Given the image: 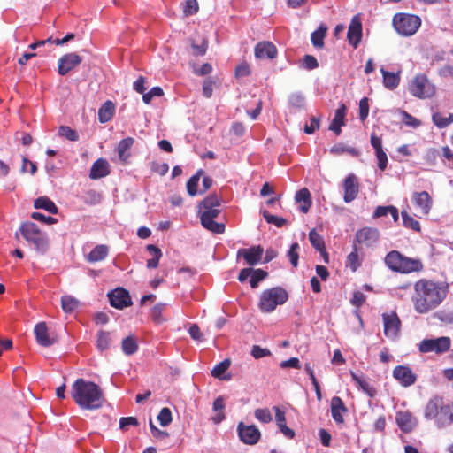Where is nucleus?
<instances>
[{"label": "nucleus", "instance_id": "f257e3e1", "mask_svg": "<svg viewBox=\"0 0 453 453\" xmlns=\"http://www.w3.org/2000/svg\"><path fill=\"white\" fill-rule=\"evenodd\" d=\"M414 291L413 308L418 313L424 314L443 302L448 294V286L441 282L420 279L415 282Z\"/></svg>", "mask_w": 453, "mask_h": 453}, {"label": "nucleus", "instance_id": "f03ea898", "mask_svg": "<svg viewBox=\"0 0 453 453\" xmlns=\"http://www.w3.org/2000/svg\"><path fill=\"white\" fill-rule=\"evenodd\" d=\"M71 395L75 403L83 410H97L104 403V393L100 387L88 380L79 378L71 388Z\"/></svg>", "mask_w": 453, "mask_h": 453}, {"label": "nucleus", "instance_id": "7ed1b4c3", "mask_svg": "<svg viewBox=\"0 0 453 453\" xmlns=\"http://www.w3.org/2000/svg\"><path fill=\"white\" fill-rule=\"evenodd\" d=\"M220 205V199L216 194H211L199 203V214L202 226L214 233L223 234L225 232V224L214 221L220 211L217 208Z\"/></svg>", "mask_w": 453, "mask_h": 453}, {"label": "nucleus", "instance_id": "20e7f679", "mask_svg": "<svg viewBox=\"0 0 453 453\" xmlns=\"http://www.w3.org/2000/svg\"><path fill=\"white\" fill-rule=\"evenodd\" d=\"M384 263L392 272L403 274L419 273L424 270L421 259L405 257L398 250L389 251L384 257Z\"/></svg>", "mask_w": 453, "mask_h": 453}, {"label": "nucleus", "instance_id": "39448f33", "mask_svg": "<svg viewBox=\"0 0 453 453\" xmlns=\"http://www.w3.org/2000/svg\"><path fill=\"white\" fill-rule=\"evenodd\" d=\"M19 230L24 239L33 244L38 253L44 254L48 250V236L39 229L35 223L30 221L24 222L21 224Z\"/></svg>", "mask_w": 453, "mask_h": 453}, {"label": "nucleus", "instance_id": "423d86ee", "mask_svg": "<svg viewBox=\"0 0 453 453\" xmlns=\"http://www.w3.org/2000/svg\"><path fill=\"white\" fill-rule=\"evenodd\" d=\"M408 91L418 99H430L434 96L436 87L426 74L418 73L409 81Z\"/></svg>", "mask_w": 453, "mask_h": 453}, {"label": "nucleus", "instance_id": "0eeeda50", "mask_svg": "<svg viewBox=\"0 0 453 453\" xmlns=\"http://www.w3.org/2000/svg\"><path fill=\"white\" fill-rule=\"evenodd\" d=\"M288 299V294L283 288L274 287L262 292L258 307L263 312H272L278 305L285 303Z\"/></svg>", "mask_w": 453, "mask_h": 453}, {"label": "nucleus", "instance_id": "6e6552de", "mask_svg": "<svg viewBox=\"0 0 453 453\" xmlns=\"http://www.w3.org/2000/svg\"><path fill=\"white\" fill-rule=\"evenodd\" d=\"M393 25L395 30L402 35L411 36L414 35L421 25L418 16L407 13H397L393 18Z\"/></svg>", "mask_w": 453, "mask_h": 453}, {"label": "nucleus", "instance_id": "1a4fd4ad", "mask_svg": "<svg viewBox=\"0 0 453 453\" xmlns=\"http://www.w3.org/2000/svg\"><path fill=\"white\" fill-rule=\"evenodd\" d=\"M451 340L448 336H441L435 339H424L418 344V350L421 353L434 352L442 354L449 350Z\"/></svg>", "mask_w": 453, "mask_h": 453}, {"label": "nucleus", "instance_id": "9d476101", "mask_svg": "<svg viewBox=\"0 0 453 453\" xmlns=\"http://www.w3.org/2000/svg\"><path fill=\"white\" fill-rule=\"evenodd\" d=\"M380 235V231L376 227L365 226L356 232L353 244L360 249L361 246L372 248L379 241Z\"/></svg>", "mask_w": 453, "mask_h": 453}, {"label": "nucleus", "instance_id": "9b49d317", "mask_svg": "<svg viewBox=\"0 0 453 453\" xmlns=\"http://www.w3.org/2000/svg\"><path fill=\"white\" fill-rule=\"evenodd\" d=\"M237 430L240 440L245 444L254 445L260 440L261 433L254 425L246 426L240 422Z\"/></svg>", "mask_w": 453, "mask_h": 453}, {"label": "nucleus", "instance_id": "f8f14e48", "mask_svg": "<svg viewBox=\"0 0 453 453\" xmlns=\"http://www.w3.org/2000/svg\"><path fill=\"white\" fill-rule=\"evenodd\" d=\"M384 334L388 338H395L401 327V320L395 311L382 314Z\"/></svg>", "mask_w": 453, "mask_h": 453}, {"label": "nucleus", "instance_id": "ddd939ff", "mask_svg": "<svg viewBox=\"0 0 453 453\" xmlns=\"http://www.w3.org/2000/svg\"><path fill=\"white\" fill-rule=\"evenodd\" d=\"M112 307L122 310L132 304L129 292L123 288H117L108 294Z\"/></svg>", "mask_w": 453, "mask_h": 453}, {"label": "nucleus", "instance_id": "4468645a", "mask_svg": "<svg viewBox=\"0 0 453 453\" xmlns=\"http://www.w3.org/2000/svg\"><path fill=\"white\" fill-rule=\"evenodd\" d=\"M343 200L349 203L354 201L359 193V180L354 173H349L343 180Z\"/></svg>", "mask_w": 453, "mask_h": 453}, {"label": "nucleus", "instance_id": "2eb2a0df", "mask_svg": "<svg viewBox=\"0 0 453 453\" xmlns=\"http://www.w3.org/2000/svg\"><path fill=\"white\" fill-rule=\"evenodd\" d=\"M81 61L82 58L75 52L65 54L58 59V72L64 76L77 67Z\"/></svg>", "mask_w": 453, "mask_h": 453}, {"label": "nucleus", "instance_id": "dca6fc26", "mask_svg": "<svg viewBox=\"0 0 453 453\" xmlns=\"http://www.w3.org/2000/svg\"><path fill=\"white\" fill-rule=\"evenodd\" d=\"M393 377L403 386L410 387L417 380V375L409 366L397 365L393 370Z\"/></svg>", "mask_w": 453, "mask_h": 453}, {"label": "nucleus", "instance_id": "f3484780", "mask_svg": "<svg viewBox=\"0 0 453 453\" xmlns=\"http://www.w3.org/2000/svg\"><path fill=\"white\" fill-rule=\"evenodd\" d=\"M395 421L403 433H411L418 424L417 418L409 411H399L396 412Z\"/></svg>", "mask_w": 453, "mask_h": 453}, {"label": "nucleus", "instance_id": "a211bd4d", "mask_svg": "<svg viewBox=\"0 0 453 453\" xmlns=\"http://www.w3.org/2000/svg\"><path fill=\"white\" fill-rule=\"evenodd\" d=\"M347 39L354 49H357L362 39V23L357 16L353 17L347 32Z\"/></svg>", "mask_w": 453, "mask_h": 453}, {"label": "nucleus", "instance_id": "6ab92c4d", "mask_svg": "<svg viewBox=\"0 0 453 453\" xmlns=\"http://www.w3.org/2000/svg\"><path fill=\"white\" fill-rule=\"evenodd\" d=\"M264 254V249L260 246H252L249 249H240L237 257H242L246 263L252 266L258 264Z\"/></svg>", "mask_w": 453, "mask_h": 453}, {"label": "nucleus", "instance_id": "aec40b11", "mask_svg": "<svg viewBox=\"0 0 453 453\" xmlns=\"http://www.w3.org/2000/svg\"><path fill=\"white\" fill-rule=\"evenodd\" d=\"M36 342L42 347H50L53 345L57 339L51 337L48 332V327L45 322H40L35 325L34 328Z\"/></svg>", "mask_w": 453, "mask_h": 453}, {"label": "nucleus", "instance_id": "412c9836", "mask_svg": "<svg viewBox=\"0 0 453 453\" xmlns=\"http://www.w3.org/2000/svg\"><path fill=\"white\" fill-rule=\"evenodd\" d=\"M332 418L337 425L344 424L343 414L348 412L343 401L339 396H334L330 403Z\"/></svg>", "mask_w": 453, "mask_h": 453}, {"label": "nucleus", "instance_id": "4be33fe9", "mask_svg": "<svg viewBox=\"0 0 453 453\" xmlns=\"http://www.w3.org/2000/svg\"><path fill=\"white\" fill-rule=\"evenodd\" d=\"M443 398L439 395H435L431 398L426 405L424 416L426 419L438 418L440 411L442 408Z\"/></svg>", "mask_w": 453, "mask_h": 453}, {"label": "nucleus", "instance_id": "5701e85b", "mask_svg": "<svg viewBox=\"0 0 453 453\" xmlns=\"http://www.w3.org/2000/svg\"><path fill=\"white\" fill-rule=\"evenodd\" d=\"M255 56L257 58H269L273 59L277 55L276 47L270 42H258L255 47Z\"/></svg>", "mask_w": 453, "mask_h": 453}, {"label": "nucleus", "instance_id": "b1692460", "mask_svg": "<svg viewBox=\"0 0 453 453\" xmlns=\"http://www.w3.org/2000/svg\"><path fill=\"white\" fill-rule=\"evenodd\" d=\"M110 174V166L106 159L99 158L92 165L89 178L96 180Z\"/></svg>", "mask_w": 453, "mask_h": 453}, {"label": "nucleus", "instance_id": "393cba45", "mask_svg": "<svg viewBox=\"0 0 453 453\" xmlns=\"http://www.w3.org/2000/svg\"><path fill=\"white\" fill-rule=\"evenodd\" d=\"M134 143V139L132 137L124 138L119 142L117 146V152L119 160H121L123 163H127L131 157L129 150H131Z\"/></svg>", "mask_w": 453, "mask_h": 453}, {"label": "nucleus", "instance_id": "a878e982", "mask_svg": "<svg viewBox=\"0 0 453 453\" xmlns=\"http://www.w3.org/2000/svg\"><path fill=\"white\" fill-rule=\"evenodd\" d=\"M415 204L420 208L421 212L427 214L432 207V199L428 192H417L413 195Z\"/></svg>", "mask_w": 453, "mask_h": 453}, {"label": "nucleus", "instance_id": "bb28decb", "mask_svg": "<svg viewBox=\"0 0 453 453\" xmlns=\"http://www.w3.org/2000/svg\"><path fill=\"white\" fill-rule=\"evenodd\" d=\"M273 410L275 411V419L278 426L280 427L281 433L288 437V439H293L296 435L293 429L289 428L286 425V417L285 412L282 411L279 407L274 406Z\"/></svg>", "mask_w": 453, "mask_h": 453}, {"label": "nucleus", "instance_id": "cd10ccee", "mask_svg": "<svg viewBox=\"0 0 453 453\" xmlns=\"http://www.w3.org/2000/svg\"><path fill=\"white\" fill-rule=\"evenodd\" d=\"M295 200L301 203L300 211L303 213H307L312 204L311 193L306 188H303L296 193Z\"/></svg>", "mask_w": 453, "mask_h": 453}, {"label": "nucleus", "instance_id": "c85d7f7f", "mask_svg": "<svg viewBox=\"0 0 453 453\" xmlns=\"http://www.w3.org/2000/svg\"><path fill=\"white\" fill-rule=\"evenodd\" d=\"M109 253V248L104 244L96 245L86 257L89 263H96L104 260Z\"/></svg>", "mask_w": 453, "mask_h": 453}, {"label": "nucleus", "instance_id": "c756f323", "mask_svg": "<svg viewBox=\"0 0 453 453\" xmlns=\"http://www.w3.org/2000/svg\"><path fill=\"white\" fill-rule=\"evenodd\" d=\"M115 112V104L107 100L98 110V120L100 123L109 122Z\"/></svg>", "mask_w": 453, "mask_h": 453}, {"label": "nucleus", "instance_id": "7c9ffc66", "mask_svg": "<svg viewBox=\"0 0 453 453\" xmlns=\"http://www.w3.org/2000/svg\"><path fill=\"white\" fill-rule=\"evenodd\" d=\"M453 422V404L443 402L442 408L440 411L437 423L439 426L449 425Z\"/></svg>", "mask_w": 453, "mask_h": 453}, {"label": "nucleus", "instance_id": "2f4dec72", "mask_svg": "<svg viewBox=\"0 0 453 453\" xmlns=\"http://www.w3.org/2000/svg\"><path fill=\"white\" fill-rule=\"evenodd\" d=\"M35 209H43L51 214H57L58 211L56 204L47 196H40L34 202Z\"/></svg>", "mask_w": 453, "mask_h": 453}, {"label": "nucleus", "instance_id": "473e14b6", "mask_svg": "<svg viewBox=\"0 0 453 453\" xmlns=\"http://www.w3.org/2000/svg\"><path fill=\"white\" fill-rule=\"evenodd\" d=\"M380 72L383 76V84L387 88L393 90L398 87L400 83L399 73L388 72L384 68H380Z\"/></svg>", "mask_w": 453, "mask_h": 453}, {"label": "nucleus", "instance_id": "72a5a7b5", "mask_svg": "<svg viewBox=\"0 0 453 453\" xmlns=\"http://www.w3.org/2000/svg\"><path fill=\"white\" fill-rule=\"evenodd\" d=\"M359 250V247L353 244V250L346 258V265L349 267L352 272H356L361 266V261L358 256Z\"/></svg>", "mask_w": 453, "mask_h": 453}, {"label": "nucleus", "instance_id": "f704fd0d", "mask_svg": "<svg viewBox=\"0 0 453 453\" xmlns=\"http://www.w3.org/2000/svg\"><path fill=\"white\" fill-rule=\"evenodd\" d=\"M225 409V400L222 396L217 397L213 402V411L217 414L211 418L214 424H219L225 419V414L223 412Z\"/></svg>", "mask_w": 453, "mask_h": 453}, {"label": "nucleus", "instance_id": "c9c22d12", "mask_svg": "<svg viewBox=\"0 0 453 453\" xmlns=\"http://www.w3.org/2000/svg\"><path fill=\"white\" fill-rule=\"evenodd\" d=\"M326 27L321 25L312 32L311 35V40L315 48L321 49L324 47V39L326 35Z\"/></svg>", "mask_w": 453, "mask_h": 453}, {"label": "nucleus", "instance_id": "e433bc0d", "mask_svg": "<svg viewBox=\"0 0 453 453\" xmlns=\"http://www.w3.org/2000/svg\"><path fill=\"white\" fill-rule=\"evenodd\" d=\"M121 348L122 351L127 356L134 354L138 350V344L135 337L134 335H129L124 338L121 342Z\"/></svg>", "mask_w": 453, "mask_h": 453}, {"label": "nucleus", "instance_id": "4c0bfd02", "mask_svg": "<svg viewBox=\"0 0 453 453\" xmlns=\"http://www.w3.org/2000/svg\"><path fill=\"white\" fill-rule=\"evenodd\" d=\"M350 375L352 380L365 393L370 396L374 395L375 389L365 380L363 379L362 375H358L354 372H350Z\"/></svg>", "mask_w": 453, "mask_h": 453}, {"label": "nucleus", "instance_id": "58836bf2", "mask_svg": "<svg viewBox=\"0 0 453 453\" xmlns=\"http://www.w3.org/2000/svg\"><path fill=\"white\" fill-rule=\"evenodd\" d=\"M203 170L200 169L194 174L187 182V191L190 196H195L197 194V186L201 178V175L203 173Z\"/></svg>", "mask_w": 453, "mask_h": 453}, {"label": "nucleus", "instance_id": "ea45409f", "mask_svg": "<svg viewBox=\"0 0 453 453\" xmlns=\"http://www.w3.org/2000/svg\"><path fill=\"white\" fill-rule=\"evenodd\" d=\"M432 120L438 128H445L453 122V113L444 117L440 112H434L432 115Z\"/></svg>", "mask_w": 453, "mask_h": 453}, {"label": "nucleus", "instance_id": "a19ab883", "mask_svg": "<svg viewBox=\"0 0 453 453\" xmlns=\"http://www.w3.org/2000/svg\"><path fill=\"white\" fill-rule=\"evenodd\" d=\"M81 200L88 205H96L99 203L102 200V196L99 193H97L96 190L89 189L86 191L82 196Z\"/></svg>", "mask_w": 453, "mask_h": 453}, {"label": "nucleus", "instance_id": "79ce46f5", "mask_svg": "<svg viewBox=\"0 0 453 453\" xmlns=\"http://www.w3.org/2000/svg\"><path fill=\"white\" fill-rule=\"evenodd\" d=\"M268 276V273L263 269H252L250 284L252 288H256L259 282Z\"/></svg>", "mask_w": 453, "mask_h": 453}, {"label": "nucleus", "instance_id": "37998d69", "mask_svg": "<svg viewBox=\"0 0 453 453\" xmlns=\"http://www.w3.org/2000/svg\"><path fill=\"white\" fill-rule=\"evenodd\" d=\"M111 342L110 333L105 331H99L97 334L96 346L99 350L104 351L109 349Z\"/></svg>", "mask_w": 453, "mask_h": 453}, {"label": "nucleus", "instance_id": "c03bdc74", "mask_svg": "<svg viewBox=\"0 0 453 453\" xmlns=\"http://www.w3.org/2000/svg\"><path fill=\"white\" fill-rule=\"evenodd\" d=\"M79 302L71 296H64L61 298L62 309L65 312L70 313L78 307Z\"/></svg>", "mask_w": 453, "mask_h": 453}, {"label": "nucleus", "instance_id": "a18cd8bd", "mask_svg": "<svg viewBox=\"0 0 453 453\" xmlns=\"http://www.w3.org/2000/svg\"><path fill=\"white\" fill-rule=\"evenodd\" d=\"M230 360L224 359L220 363L217 364L214 368L211 370V375L217 379H223V374L226 372V370L230 366Z\"/></svg>", "mask_w": 453, "mask_h": 453}, {"label": "nucleus", "instance_id": "49530a36", "mask_svg": "<svg viewBox=\"0 0 453 453\" xmlns=\"http://www.w3.org/2000/svg\"><path fill=\"white\" fill-rule=\"evenodd\" d=\"M401 215H402L403 226L405 227L411 228L417 232L420 231L419 222L418 220L414 219L411 216H410L407 211H403Z\"/></svg>", "mask_w": 453, "mask_h": 453}, {"label": "nucleus", "instance_id": "de8ad7c7", "mask_svg": "<svg viewBox=\"0 0 453 453\" xmlns=\"http://www.w3.org/2000/svg\"><path fill=\"white\" fill-rule=\"evenodd\" d=\"M309 241L312 247L317 250H323V248H325V242L323 237L319 234L315 229L310 231Z\"/></svg>", "mask_w": 453, "mask_h": 453}, {"label": "nucleus", "instance_id": "09e8293b", "mask_svg": "<svg viewBox=\"0 0 453 453\" xmlns=\"http://www.w3.org/2000/svg\"><path fill=\"white\" fill-rule=\"evenodd\" d=\"M291 107L301 110L305 106V97L301 93H293L288 97Z\"/></svg>", "mask_w": 453, "mask_h": 453}, {"label": "nucleus", "instance_id": "8fccbe9b", "mask_svg": "<svg viewBox=\"0 0 453 453\" xmlns=\"http://www.w3.org/2000/svg\"><path fill=\"white\" fill-rule=\"evenodd\" d=\"M347 108L345 104H341V106L335 111L334 117L330 123L333 126H344L345 125V115H346Z\"/></svg>", "mask_w": 453, "mask_h": 453}, {"label": "nucleus", "instance_id": "3c124183", "mask_svg": "<svg viewBox=\"0 0 453 453\" xmlns=\"http://www.w3.org/2000/svg\"><path fill=\"white\" fill-rule=\"evenodd\" d=\"M58 134L72 142H76L79 140L78 133L67 126H61L58 129Z\"/></svg>", "mask_w": 453, "mask_h": 453}, {"label": "nucleus", "instance_id": "603ef678", "mask_svg": "<svg viewBox=\"0 0 453 453\" xmlns=\"http://www.w3.org/2000/svg\"><path fill=\"white\" fill-rule=\"evenodd\" d=\"M262 213H263V217L265 218V219L266 220L267 223L273 224L278 227H281L287 223V220L285 219L273 215L265 210L263 211Z\"/></svg>", "mask_w": 453, "mask_h": 453}, {"label": "nucleus", "instance_id": "864d4df0", "mask_svg": "<svg viewBox=\"0 0 453 453\" xmlns=\"http://www.w3.org/2000/svg\"><path fill=\"white\" fill-rule=\"evenodd\" d=\"M157 420L162 426H167L173 420L172 411L169 408H162L157 415Z\"/></svg>", "mask_w": 453, "mask_h": 453}, {"label": "nucleus", "instance_id": "5fc2aeb1", "mask_svg": "<svg viewBox=\"0 0 453 453\" xmlns=\"http://www.w3.org/2000/svg\"><path fill=\"white\" fill-rule=\"evenodd\" d=\"M199 10L197 0H187L183 6V14L185 16H191L196 14Z\"/></svg>", "mask_w": 453, "mask_h": 453}, {"label": "nucleus", "instance_id": "6e6d98bb", "mask_svg": "<svg viewBox=\"0 0 453 453\" xmlns=\"http://www.w3.org/2000/svg\"><path fill=\"white\" fill-rule=\"evenodd\" d=\"M254 415L257 419L263 423H270L273 420L272 414L267 408L255 410Z\"/></svg>", "mask_w": 453, "mask_h": 453}, {"label": "nucleus", "instance_id": "4d7b16f0", "mask_svg": "<svg viewBox=\"0 0 453 453\" xmlns=\"http://www.w3.org/2000/svg\"><path fill=\"white\" fill-rule=\"evenodd\" d=\"M298 250H299V244L297 242H294V243H292L289 250L288 251V257L289 258V261L294 267H297V265H298V259H299Z\"/></svg>", "mask_w": 453, "mask_h": 453}, {"label": "nucleus", "instance_id": "13d9d810", "mask_svg": "<svg viewBox=\"0 0 453 453\" xmlns=\"http://www.w3.org/2000/svg\"><path fill=\"white\" fill-rule=\"evenodd\" d=\"M164 95V91L160 87H153L149 92L144 93L142 95V101L149 104L152 98L155 96H162Z\"/></svg>", "mask_w": 453, "mask_h": 453}, {"label": "nucleus", "instance_id": "bf43d9fd", "mask_svg": "<svg viewBox=\"0 0 453 453\" xmlns=\"http://www.w3.org/2000/svg\"><path fill=\"white\" fill-rule=\"evenodd\" d=\"M165 307V303H157L151 310V318L156 323H162L165 319L162 318V312Z\"/></svg>", "mask_w": 453, "mask_h": 453}, {"label": "nucleus", "instance_id": "052dcab7", "mask_svg": "<svg viewBox=\"0 0 453 453\" xmlns=\"http://www.w3.org/2000/svg\"><path fill=\"white\" fill-rule=\"evenodd\" d=\"M369 100L367 97H364L359 101V119L361 121H365L369 114Z\"/></svg>", "mask_w": 453, "mask_h": 453}, {"label": "nucleus", "instance_id": "680f3d73", "mask_svg": "<svg viewBox=\"0 0 453 453\" xmlns=\"http://www.w3.org/2000/svg\"><path fill=\"white\" fill-rule=\"evenodd\" d=\"M402 120L406 126L412 127H418L420 126V121L417 118L411 116L410 113L404 111H402Z\"/></svg>", "mask_w": 453, "mask_h": 453}, {"label": "nucleus", "instance_id": "e2e57ef3", "mask_svg": "<svg viewBox=\"0 0 453 453\" xmlns=\"http://www.w3.org/2000/svg\"><path fill=\"white\" fill-rule=\"evenodd\" d=\"M250 74V68L247 63H242L235 67L234 75L236 78L247 77Z\"/></svg>", "mask_w": 453, "mask_h": 453}, {"label": "nucleus", "instance_id": "0e129e2a", "mask_svg": "<svg viewBox=\"0 0 453 453\" xmlns=\"http://www.w3.org/2000/svg\"><path fill=\"white\" fill-rule=\"evenodd\" d=\"M31 218L48 225L55 224L58 221L57 219L50 216H45L41 212H33L31 214Z\"/></svg>", "mask_w": 453, "mask_h": 453}, {"label": "nucleus", "instance_id": "69168bd1", "mask_svg": "<svg viewBox=\"0 0 453 453\" xmlns=\"http://www.w3.org/2000/svg\"><path fill=\"white\" fill-rule=\"evenodd\" d=\"M139 425L138 420L134 417H124L119 419V428L127 430L128 426H137Z\"/></svg>", "mask_w": 453, "mask_h": 453}, {"label": "nucleus", "instance_id": "338daca9", "mask_svg": "<svg viewBox=\"0 0 453 453\" xmlns=\"http://www.w3.org/2000/svg\"><path fill=\"white\" fill-rule=\"evenodd\" d=\"M214 81L211 78H208L203 81V95L206 98H210L212 96L213 87H214Z\"/></svg>", "mask_w": 453, "mask_h": 453}, {"label": "nucleus", "instance_id": "774afa93", "mask_svg": "<svg viewBox=\"0 0 453 453\" xmlns=\"http://www.w3.org/2000/svg\"><path fill=\"white\" fill-rule=\"evenodd\" d=\"M251 355L254 358L258 359L264 357L271 355V351L268 349H263L258 345H254L251 349Z\"/></svg>", "mask_w": 453, "mask_h": 453}]
</instances>
